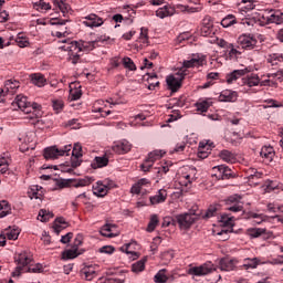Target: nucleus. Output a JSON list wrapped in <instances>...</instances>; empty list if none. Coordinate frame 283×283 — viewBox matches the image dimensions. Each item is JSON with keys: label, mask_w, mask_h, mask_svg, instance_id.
<instances>
[{"label": "nucleus", "mask_w": 283, "mask_h": 283, "mask_svg": "<svg viewBox=\"0 0 283 283\" xmlns=\"http://www.w3.org/2000/svg\"><path fill=\"white\" fill-rule=\"evenodd\" d=\"M61 154H63V151H60V149L56 148V146H51L44 149L45 160H56V158H59Z\"/></svg>", "instance_id": "obj_15"}, {"label": "nucleus", "mask_w": 283, "mask_h": 283, "mask_svg": "<svg viewBox=\"0 0 283 283\" xmlns=\"http://www.w3.org/2000/svg\"><path fill=\"white\" fill-rule=\"evenodd\" d=\"M175 220L179 229L187 231L191 229V226L200 220V212H197L196 209H191L188 212L180 213L175 216Z\"/></svg>", "instance_id": "obj_2"}, {"label": "nucleus", "mask_w": 283, "mask_h": 283, "mask_svg": "<svg viewBox=\"0 0 283 283\" xmlns=\"http://www.w3.org/2000/svg\"><path fill=\"white\" fill-rule=\"evenodd\" d=\"M55 6H57V8L62 12L63 17H67V14H70V11L72 10V7H70V4L65 3V1H63V0L55 1Z\"/></svg>", "instance_id": "obj_31"}, {"label": "nucleus", "mask_w": 283, "mask_h": 283, "mask_svg": "<svg viewBox=\"0 0 283 283\" xmlns=\"http://www.w3.org/2000/svg\"><path fill=\"white\" fill-rule=\"evenodd\" d=\"M113 151H115V154H127L128 151H132V144H129L127 140H124L113 146Z\"/></svg>", "instance_id": "obj_16"}, {"label": "nucleus", "mask_w": 283, "mask_h": 283, "mask_svg": "<svg viewBox=\"0 0 283 283\" xmlns=\"http://www.w3.org/2000/svg\"><path fill=\"white\" fill-rule=\"evenodd\" d=\"M264 233H266V229L262 228H251L248 230L250 238H260V235H264Z\"/></svg>", "instance_id": "obj_36"}, {"label": "nucleus", "mask_w": 283, "mask_h": 283, "mask_svg": "<svg viewBox=\"0 0 283 283\" xmlns=\"http://www.w3.org/2000/svg\"><path fill=\"white\" fill-rule=\"evenodd\" d=\"M80 274L87 282H92L94 280V277H96V275H98V273L96 272V268H94V265H86V266H84L80 271Z\"/></svg>", "instance_id": "obj_8"}, {"label": "nucleus", "mask_w": 283, "mask_h": 283, "mask_svg": "<svg viewBox=\"0 0 283 283\" xmlns=\"http://www.w3.org/2000/svg\"><path fill=\"white\" fill-rule=\"evenodd\" d=\"M158 222H160V221L158 220V214H153V216H150V220H149V222H148V226H147V228H146V231H147L148 233H151V232L156 231V227H158Z\"/></svg>", "instance_id": "obj_32"}, {"label": "nucleus", "mask_w": 283, "mask_h": 283, "mask_svg": "<svg viewBox=\"0 0 283 283\" xmlns=\"http://www.w3.org/2000/svg\"><path fill=\"white\" fill-rule=\"evenodd\" d=\"M35 6H38V8H41V10H50V8H52L50 6V3H48L43 0H40L39 2H35Z\"/></svg>", "instance_id": "obj_63"}, {"label": "nucleus", "mask_w": 283, "mask_h": 283, "mask_svg": "<svg viewBox=\"0 0 283 283\" xmlns=\"http://www.w3.org/2000/svg\"><path fill=\"white\" fill-rule=\"evenodd\" d=\"M167 200V190H159L158 195H155L149 198L151 205H160Z\"/></svg>", "instance_id": "obj_23"}, {"label": "nucleus", "mask_w": 283, "mask_h": 283, "mask_svg": "<svg viewBox=\"0 0 283 283\" xmlns=\"http://www.w3.org/2000/svg\"><path fill=\"white\" fill-rule=\"evenodd\" d=\"M228 211H232L233 213H238V211H244V206L242 203H234L229 206Z\"/></svg>", "instance_id": "obj_50"}, {"label": "nucleus", "mask_w": 283, "mask_h": 283, "mask_svg": "<svg viewBox=\"0 0 283 283\" xmlns=\"http://www.w3.org/2000/svg\"><path fill=\"white\" fill-rule=\"evenodd\" d=\"M220 222H222L224 227H233V217H228L227 214H222Z\"/></svg>", "instance_id": "obj_48"}, {"label": "nucleus", "mask_w": 283, "mask_h": 283, "mask_svg": "<svg viewBox=\"0 0 283 283\" xmlns=\"http://www.w3.org/2000/svg\"><path fill=\"white\" fill-rule=\"evenodd\" d=\"M174 12H176V10L172 7L165 6L156 11V17L165 19L166 17H172Z\"/></svg>", "instance_id": "obj_20"}, {"label": "nucleus", "mask_w": 283, "mask_h": 283, "mask_svg": "<svg viewBox=\"0 0 283 283\" xmlns=\"http://www.w3.org/2000/svg\"><path fill=\"white\" fill-rule=\"evenodd\" d=\"M114 229H116V224L106 223L102 227L99 233L104 238H116V237L120 235V232H118V231L114 232Z\"/></svg>", "instance_id": "obj_9"}, {"label": "nucleus", "mask_w": 283, "mask_h": 283, "mask_svg": "<svg viewBox=\"0 0 283 283\" xmlns=\"http://www.w3.org/2000/svg\"><path fill=\"white\" fill-rule=\"evenodd\" d=\"M86 19L90 21V22H84L85 25H87V28H98L103 23V19H101L98 15L94 13L86 17Z\"/></svg>", "instance_id": "obj_21"}, {"label": "nucleus", "mask_w": 283, "mask_h": 283, "mask_svg": "<svg viewBox=\"0 0 283 283\" xmlns=\"http://www.w3.org/2000/svg\"><path fill=\"white\" fill-rule=\"evenodd\" d=\"M81 244H83V235L77 234L72 244V249H76L78 251V248L81 247Z\"/></svg>", "instance_id": "obj_57"}, {"label": "nucleus", "mask_w": 283, "mask_h": 283, "mask_svg": "<svg viewBox=\"0 0 283 283\" xmlns=\"http://www.w3.org/2000/svg\"><path fill=\"white\" fill-rule=\"evenodd\" d=\"M149 30L142 28L140 29V36L139 39L143 41V43H149V35H148Z\"/></svg>", "instance_id": "obj_53"}, {"label": "nucleus", "mask_w": 283, "mask_h": 283, "mask_svg": "<svg viewBox=\"0 0 283 283\" xmlns=\"http://www.w3.org/2000/svg\"><path fill=\"white\" fill-rule=\"evenodd\" d=\"M97 185L101 186L95 188L94 195L97 196L98 198H104V196H107V188H105L101 181H98Z\"/></svg>", "instance_id": "obj_40"}, {"label": "nucleus", "mask_w": 283, "mask_h": 283, "mask_svg": "<svg viewBox=\"0 0 283 283\" xmlns=\"http://www.w3.org/2000/svg\"><path fill=\"white\" fill-rule=\"evenodd\" d=\"M7 233L4 234L6 238H8V240H19V233H21L19 231V228H13L12 230H10V227L8 229H6Z\"/></svg>", "instance_id": "obj_37"}, {"label": "nucleus", "mask_w": 283, "mask_h": 283, "mask_svg": "<svg viewBox=\"0 0 283 283\" xmlns=\"http://www.w3.org/2000/svg\"><path fill=\"white\" fill-rule=\"evenodd\" d=\"M219 157L221 158V160H224V163H235V160H238L235 158V153H232L230 150L223 149L219 153Z\"/></svg>", "instance_id": "obj_22"}, {"label": "nucleus", "mask_w": 283, "mask_h": 283, "mask_svg": "<svg viewBox=\"0 0 283 283\" xmlns=\"http://www.w3.org/2000/svg\"><path fill=\"white\" fill-rule=\"evenodd\" d=\"M14 262L19 266H22V268L28 266V264L32 263V253H30V251L28 250L21 251L15 254Z\"/></svg>", "instance_id": "obj_6"}, {"label": "nucleus", "mask_w": 283, "mask_h": 283, "mask_svg": "<svg viewBox=\"0 0 283 283\" xmlns=\"http://www.w3.org/2000/svg\"><path fill=\"white\" fill-rule=\"evenodd\" d=\"M21 86V82L17 80H7L4 82V91L6 93L11 92V94H14L17 90Z\"/></svg>", "instance_id": "obj_19"}, {"label": "nucleus", "mask_w": 283, "mask_h": 283, "mask_svg": "<svg viewBox=\"0 0 283 283\" xmlns=\"http://www.w3.org/2000/svg\"><path fill=\"white\" fill-rule=\"evenodd\" d=\"M235 264H238V261L229 259H221L219 262L221 271H233L235 269Z\"/></svg>", "instance_id": "obj_18"}, {"label": "nucleus", "mask_w": 283, "mask_h": 283, "mask_svg": "<svg viewBox=\"0 0 283 283\" xmlns=\"http://www.w3.org/2000/svg\"><path fill=\"white\" fill-rule=\"evenodd\" d=\"M258 264H260V259H258V258L245 259L244 266L247 269H258Z\"/></svg>", "instance_id": "obj_42"}, {"label": "nucleus", "mask_w": 283, "mask_h": 283, "mask_svg": "<svg viewBox=\"0 0 283 283\" xmlns=\"http://www.w3.org/2000/svg\"><path fill=\"white\" fill-rule=\"evenodd\" d=\"M185 76H187V73L185 72H177L175 75H168L166 77L168 90H170L172 93L178 92V90L182 87V81H185Z\"/></svg>", "instance_id": "obj_3"}, {"label": "nucleus", "mask_w": 283, "mask_h": 283, "mask_svg": "<svg viewBox=\"0 0 283 283\" xmlns=\"http://www.w3.org/2000/svg\"><path fill=\"white\" fill-rule=\"evenodd\" d=\"M165 151L163 150H154L148 154V158L151 163H156V160H160Z\"/></svg>", "instance_id": "obj_41"}, {"label": "nucleus", "mask_w": 283, "mask_h": 283, "mask_svg": "<svg viewBox=\"0 0 283 283\" xmlns=\"http://www.w3.org/2000/svg\"><path fill=\"white\" fill-rule=\"evenodd\" d=\"M28 273H43V265L41 263H36L28 269Z\"/></svg>", "instance_id": "obj_52"}, {"label": "nucleus", "mask_w": 283, "mask_h": 283, "mask_svg": "<svg viewBox=\"0 0 283 283\" xmlns=\"http://www.w3.org/2000/svg\"><path fill=\"white\" fill-rule=\"evenodd\" d=\"M62 45H60V50L63 52H67V60L72 63V65H76L81 63V56L83 53L88 54L96 46V41L91 42H78L70 39H64L61 41Z\"/></svg>", "instance_id": "obj_1"}, {"label": "nucleus", "mask_w": 283, "mask_h": 283, "mask_svg": "<svg viewBox=\"0 0 283 283\" xmlns=\"http://www.w3.org/2000/svg\"><path fill=\"white\" fill-rule=\"evenodd\" d=\"M145 264H147V256L132 264L133 273H143L145 271Z\"/></svg>", "instance_id": "obj_24"}, {"label": "nucleus", "mask_w": 283, "mask_h": 283, "mask_svg": "<svg viewBox=\"0 0 283 283\" xmlns=\"http://www.w3.org/2000/svg\"><path fill=\"white\" fill-rule=\"evenodd\" d=\"M234 23H238V20L233 14H229L221 20L222 28H231V25H234Z\"/></svg>", "instance_id": "obj_33"}, {"label": "nucleus", "mask_w": 283, "mask_h": 283, "mask_svg": "<svg viewBox=\"0 0 283 283\" xmlns=\"http://www.w3.org/2000/svg\"><path fill=\"white\" fill-rule=\"evenodd\" d=\"M177 8L181 10V12H198V9L187 4H178Z\"/></svg>", "instance_id": "obj_56"}, {"label": "nucleus", "mask_w": 283, "mask_h": 283, "mask_svg": "<svg viewBox=\"0 0 283 283\" xmlns=\"http://www.w3.org/2000/svg\"><path fill=\"white\" fill-rule=\"evenodd\" d=\"M101 184L105 189H114L116 187V184L112 179H104Z\"/></svg>", "instance_id": "obj_55"}, {"label": "nucleus", "mask_w": 283, "mask_h": 283, "mask_svg": "<svg viewBox=\"0 0 283 283\" xmlns=\"http://www.w3.org/2000/svg\"><path fill=\"white\" fill-rule=\"evenodd\" d=\"M31 81L36 87H45L46 80L43 74L35 73L31 75Z\"/></svg>", "instance_id": "obj_25"}, {"label": "nucleus", "mask_w": 283, "mask_h": 283, "mask_svg": "<svg viewBox=\"0 0 283 283\" xmlns=\"http://www.w3.org/2000/svg\"><path fill=\"white\" fill-rule=\"evenodd\" d=\"M109 165V158L107 156L95 157L94 163L91 164L92 169H101Z\"/></svg>", "instance_id": "obj_17"}, {"label": "nucleus", "mask_w": 283, "mask_h": 283, "mask_svg": "<svg viewBox=\"0 0 283 283\" xmlns=\"http://www.w3.org/2000/svg\"><path fill=\"white\" fill-rule=\"evenodd\" d=\"M198 112H207L209 109V103L207 101L197 103Z\"/></svg>", "instance_id": "obj_62"}, {"label": "nucleus", "mask_w": 283, "mask_h": 283, "mask_svg": "<svg viewBox=\"0 0 283 283\" xmlns=\"http://www.w3.org/2000/svg\"><path fill=\"white\" fill-rule=\"evenodd\" d=\"M238 45L242 50H253L258 45V40L251 35L243 34L238 38Z\"/></svg>", "instance_id": "obj_5"}, {"label": "nucleus", "mask_w": 283, "mask_h": 283, "mask_svg": "<svg viewBox=\"0 0 283 283\" xmlns=\"http://www.w3.org/2000/svg\"><path fill=\"white\" fill-rule=\"evenodd\" d=\"M81 96H83V93L81 92V90H71L70 94H69V101H78V98H81Z\"/></svg>", "instance_id": "obj_45"}, {"label": "nucleus", "mask_w": 283, "mask_h": 283, "mask_svg": "<svg viewBox=\"0 0 283 283\" xmlns=\"http://www.w3.org/2000/svg\"><path fill=\"white\" fill-rule=\"evenodd\" d=\"M240 198L238 196H231L228 199H226V205L228 207H231L232 205H241Z\"/></svg>", "instance_id": "obj_49"}, {"label": "nucleus", "mask_w": 283, "mask_h": 283, "mask_svg": "<svg viewBox=\"0 0 283 283\" xmlns=\"http://www.w3.org/2000/svg\"><path fill=\"white\" fill-rule=\"evenodd\" d=\"M217 211H218V208L216 206H210L207 209L206 213L203 214V218H206V219L213 218V216H216Z\"/></svg>", "instance_id": "obj_47"}, {"label": "nucleus", "mask_w": 283, "mask_h": 283, "mask_svg": "<svg viewBox=\"0 0 283 283\" xmlns=\"http://www.w3.org/2000/svg\"><path fill=\"white\" fill-rule=\"evenodd\" d=\"M72 238H74V233L69 232V233H66L65 235H62L60 242H62V244H70Z\"/></svg>", "instance_id": "obj_61"}, {"label": "nucleus", "mask_w": 283, "mask_h": 283, "mask_svg": "<svg viewBox=\"0 0 283 283\" xmlns=\"http://www.w3.org/2000/svg\"><path fill=\"white\" fill-rule=\"evenodd\" d=\"M203 149H205V145H203L202 143H200V145H199V151H198V157H199V158H202V159L209 157V153H208V151H205Z\"/></svg>", "instance_id": "obj_60"}, {"label": "nucleus", "mask_w": 283, "mask_h": 283, "mask_svg": "<svg viewBox=\"0 0 283 283\" xmlns=\"http://www.w3.org/2000/svg\"><path fill=\"white\" fill-rule=\"evenodd\" d=\"M213 271H216V269L213 268V264H211V262H209V263H205L200 266L190 268L188 270V273H189V275H196V276L200 277L202 275H209V273H213Z\"/></svg>", "instance_id": "obj_4"}, {"label": "nucleus", "mask_w": 283, "mask_h": 283, "mask_svg": "<svg viewBox=\"0 0 283 283\" xmlns=\"http://www.w3.org/2000/svg\"><path fill=\"white\" fill-rule=\"evenodd\" d=\"M268 23H275L276 25H282L283 23V13L280 10H271L270 15L266 17Z\"/></svg>", "instance_id": "obj_12"}, {"label": "nucleus", "mask_w": 283, "mask_h": 283, "mask_svg": "<svg viewBox=\"0 0 283 283\" xmlns=\"http://www.w3.org/2000/svg\"><path fill=\"white\" fill-rule=\"evenodd\" d=\"M61 224H67V222L65 221V218H63V217L56 218L53 223V229H54L56 235H59V233H61V231H63V229H65V227H63Z\"/></svg>", "instance_id": "obj_30"}, {"label": "nucleus", "mask_w": 283, "mask_h": 283, "mask_svg": "<svg viewBox=\"0 0 283 283\" xmlns=\"http://www.w3.org/2000/svg\"><path fill=\"white\" fill-rule=\"evenodd\" d=\"M205 63H207V59H205V56H201V57H192L190 60H185L182 65L186 69L202 67V65H205Z\"/></svg>", "instance_id": "obj_10"}, {"label": "nucleus", "mask_w": 283, "mask_h": 283, "mask_svg": "<svg viewBox=\"0 0 283 283\" xmlns=\"http://www.w3.org/2000/svg\"><path fill=\"white\" fill-rule=\"evenodd\" d=\"M243 85H248V87H255L260 85V77L255 74L248 76L247 78H242Z\"/></svg>", "instance_id": "obj_27"}, {"label": "nucleus", "mask_w": 283, "mask_h": 283, "mask_svg": "<svg viewBox=\"0 0 283 283\" xmlns=\"http://www.w3.org/2000/svg\"><path fill=\"white\" fill-rule=\"evenodd\" d=\"M13 105H17L19 109H21L25 114H30V112H32L30 109V102H28V97L23 95H18L13 102Z\"/></svg>", "instance_id": "obj_7"}, {"label": "nucleus", "mask_w": 283, "mask_h": 283, "mask_svg": "<svg viewBox=\"0 0 283 283\" xmlns=\"http://www.w3.org/2000/svg\"><path fill=\"white\" fill-rule=\"evenodd\" d=\"M214 169H218L219 175H217V178H220L221 180H229V178H233V171L228 166L220 165L214 167Z\"/></svg>", "instance_id": "obj_13"}, {"label": "nucleus", "mask_w": 283, "mask_h": 283, "mask_svg": "<svg viewBox=\"0 0 283 283\" xmlns=\"http://www.w3.org/2000/svg\"><path fill=\"white\" fill-rule=\"evenodd\" d=\"M165 271H167V270L164 269L155 275L156 283H165V282H167V280H169V277H167V275H165Z\"/></svg>", "instance_id": "obj_44"}, {"label": "nucleus", "mask_w": 283, "mask_h": 283, "mask_svg": "<svg viewBox=\"0 0 283 283\" xmlns=\"http://www.w3.org/2000/svg\"><path fill=\"white\" fill-rule=\"evenodd\" d=\"M148 90H156L160 85V82L156 81L158 75L156 73L148 74Z\"/></svg>", "instance_id": "obj_35"}, {"label": "nucleus", "mask_w": 283, "mask_h": 283, "mask_svg": "<svg viewBox=\"0 0 283 283\" xmlns=\"http://www.w3.org/2000/svg\"><path fill=\"white\" fill-rule=\"evenodd\" d=\"M122 63L126 70H129L130 72H136V64L132 60V57H124L122 60Z\"/></svg>", "instance_id": "obj_38"}, {"label": "nucleus", "mask_w": 283, "mask_h": 283, "mask_svg": "<svg viewBox=\"0 0 283 283\" xmlns=\"http://www.w3.org/2000/svg\"><path fill=\"white\" fill-rule=\"evenodd\" d=\"M81 157L72 156L71 158V166L73 169H76V167H81V160H78Z\"/></svg>", "instance_id": "obj_64"}, {"label": "nucleus", "mask_w": 283, "mask_h": 283, "mask_svg": "<svg viewBox=\"0 0 283 283\" xmlns=\"http://www.w3.org/2000/svg\"><path fill=\"white\" fill-rule=\"evenodd\" d=\"M129 247H132V243H127L125 247L120 248V251H125L127 255H133V260H138V252L129 251Z\"/></svg>", "instance_id": "obj_46"}, {"label": "nucleus", "mask_w": 283, "mask_h": 283, "mask_svg": "<svg viewBox=\"0 0 283 283\" xmlns=\"http://www.w3.org/2000/svg\"><path fill=\"white\" fill-rule=\"evenodd\" d=\"M94 182V179L92 177H85L80 179H74L73 187H88V185H92Z\"/></svg>", "instance_id": "obj_28"}, {"label": "nucleus", "mask_w": 283, "mask_h": 283, "mask_svg": "<svg viewBox=\"0 0 283 283\" xmlns=\"http://www.w3.org/2000/svg\"><path fill=\"white\" fill-rule=\"evenodd\" d=\"M114 251H116V249L112 245H104L99 249V253H106L108 255H112V253H114Z\"/></svg>", "instance_id": "obj_59"}, {"label": "nucleus", "mask_w": 283, "mask_h": 283, "mask_svg": "<svg viewBox=\"0 0 283 283\" xmlns=\"http://www.w3.org/2000/svg\"><path fill=\"white\" fill-rule=\"evenodd\" d=\"M57 189H67L74 187V179H55Z\"/></svg>", "instance_id": "obj_29"}, {"label": "nucleus", "mask_w": 283, "mask_h": 283, "mask_svg": "<svg viewBox=\"0 0 283 283\" xmlns=\"http://www.w3.org/2000/svg\"><path fill=\"white\" fill-rule=\"evenodd\" d=\"M251 72L249 69H241V70H234L232 73L227 75V83L231 85L233 81H238L241 76H244V74H249Z\"/></svg>", "instance_id": "obj_14"}, {"label": "nucleus", "mask_w": 283, "mask_h": 283, "mask_svg": "<svg viewBox=\"0 0 283 283\" xmlns=\"http://www.w3.org/2000/svg\"><path fill=\"white\" fill-rule=\"evenodd\" d=\"M39 218H41V222H49L50 218H54V213L45 210V209H41L39 212Z\"/></svg>", "instance_id": "obj_39"}, {"label": "nucleus", "mask_w": 283, "mask_h": 283, "mask_svg": "<svg viewBox=\"0 0 283 283\" xmlns=\"http://www.w3.org/2000/svg\"><path fill=\"white\" fill-rule=\"evenodd\" d=\"M80 255H81V252H78L77 249L72 248L71 250H65L62 252V260H74Z\"/></svg>", "instance_id": "obj_26"}, {"label": "nucleus", "mask_w": 283, "mask_h": 283, "mask_svg": "<svg viewBox=\"0 0 283 283\" xmlns=\"http://www.w3.org/2000/svg\"><path fill=\"white\" fill-rule=\"evenodd\" d=\"M8 159L6 158H0V174H6V171H8Z\"/></svg>", "instance_id": "obj_58"}, {"label": "nucleus", "mask_w": 283, "mask_h": 283, "mask_svg": "<svg viewBox=\"0 0 283 283\" xmlns=\"http://www.w3.org/2000/svg\"><path fill=\"white\" fill-rule=\"evenodd\" d=\"M72 156H75V158H82L83 157V146L81 144L76 143L74 144Z\"/></svg>", "instance_id": "obj_43"}, {"label": "nucleus", "mask_w": 283, "mask_h": 283, "mask_svg": "<svg viewBox=\"0 0 283 283\" xmlns=\"http://www.w3.org/2000/svg\"><path fill=\"white\" fill-rule=\"evenodd\" d=\"M154 163L151 161V159H149V157L145 160L144 164L140 165V169L143 171H149V169H151V167H154Z\"/></svg>", "instance_id": "obj_51"}, {"label": "nucleus", "mask_w": 283, "mask_h": 283, "mask_svg": "<svg viewBox=\"0 0 283 283\" xmlns=\"http://www.w3.org/2000/svg\"><path fill=\"white\" fill-rule=\"evenodd\" d=\"M219 99L222 103H235V101H238V93L235 91L226 90L221 92Z\"/></svg>", "instance_id": "obj_11"}, {"label": "nucleus", "mask_w": 283, "mask_h": 283, "mask_svg": "<svg viewBox=\"0 0 283 283\" xmlns=\"http://www.w3.org/2000/svg\"><path fill=\"white\" fill-rule=\"evenodd\" d=\"M53 109L59 114L61 109H63V101L53 99L52 101Z\"/></svg>", "instance_id": "obj_54"}, {"label": "nucleus", "mask_w": 283, "mask_h": 283, "mask_svg": "<svg viewBox=\"0 0 283 283\" xmlns=\"http://www.w3.org/2000/svg\"><path fill=\"white\" fill-rule=\"evenodd\" d=\"M260 155L262 156V158H266L268 160H273V156H274V153H273V147L271 146H264L262 149H261V153Z\"/></svg>", "instance_id": "obj_34"}]
</instances>
